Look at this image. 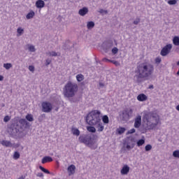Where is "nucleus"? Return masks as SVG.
<instances>
[{
  "instance_id": "f257e3e1",
  "label": "nucleus",
  "mask_w": 179,
  "mask_h": 179,
  "mask_svg": "<svg viewBox=\"0 0 179 179\" xmlns=\"http://www.w3.org/2000/svg\"><path fill=\"white\" fill-rule=\"evenodd\" d=\"M154 71L155 66L153 64L148 62L141 63L137 66L135 71L136 77L137 79H148V78H150L151 75H153Z\"/></svg>"
},
{
  "instance_id": "f03ea898",
  "label": "nucleus",
  "mask_w": 179,
  "mask_h": 179,
  "mask_svg": "<svg viewBox=\"0 0 179 179\" xmlns=\"http://www.w3.org/2000/svg\"><path fill=\"white\" fill-rule=\"evenodd\" d=\"M143 121L147 124L150 129H153V128H156L159 124L160 117L157 113L147 112L143 116Z\"/></svg>"
},
{
  "instance_id": "7ed1b4c3",
  "label": "nucleus",
  "mask_w": 179,
  "mask_h": 179,
  "mask_svg": "<svg viewBox=\"0 0 179 179\" xmlns=\"http://www.w3.org/2000/svg\"><path fill=\"white\" fill-rule=\"evenodd\" d=\"M101 112L100 110H92L87 115L85 121L88 125L96 126L101 122Z\"/></svg>"
},
{
  "instance_id": "20e7f679",
  "label": "nucleus",
  "mask_w": 179,
  "mask_h": 179,
  "mask_svg": "<svg viewBox=\"0 0 179 179\" xmlns=\"http://www.w3.org/2000/svg\"><path fill=\"white\" fill-rule=\"evenodd\" d=\"M78 90V84L69 81L64 87V94L65 97H74Z\"/></svg>"
},
{
  "instance_id": "39448f33",
  "label": "nucleus",
  "mask_w": 179,
  "mask_h": 179,
  "mask_svg": "<svg viewBox=\"0 0 179 179\" xmlns=\"http://www.w3.org/2000/svg\"><path fill=\"white\" fill-rule=\"evenodd\" d=\"M79 141L80 143H84L91 149H97V145H96V140L92 138L89 136H80L79 137Z\"/></svg>"
},
{
  "instance_id": "423d86ee",
  "label": "nucleus",
  "mask_w": 179,
  "mask_h": 179,
  "mask_svg": "<svg viewBox=\"0 0 179 179\" xmlns=\"http://www.w3.org/2000/svg\"><path fill=\"white\" fill-rule=\"evenodd\" d=\"M171 48H173V45L171 44H167L165 45L161 50V55L162 57H166V55H169L170 52H171Z\"/></svg>"
},
{
  "instance_id": "0eeeda50",
  "label": "nucleus",
  "mask_w": 179,
  "mask_h": 179,
  "mask_svg": "<svg viewBox=\"0 0 179 179\" xmlns=\"http://www.w3.org/2000/svg\"><path fill=\"white\" fill-rule=\"evenodd\" d=\"M42 108L43 113H51L52 110V105L50 102H43Z\"/></svg>"
},
{
  "instance_id": "6e6552de",
  "label": "nucleus",
  "mask_w": 179,
  "mask_h": 179,
  "mask_svg": "<svg viewBox=\"0 0 179 179\" xmlns=\"http://www.w3.org/2000/svg\"><path fill=\"white\" fill-rule=\"evenodd\" d=\"M122 115L124 120H129V117L132 115V109H128V108L125 109L122 112Z\"/></svg>"
},
{
  "instance_id": "1a4fd4ad",
  "label": "nucleus",
  "mask_w": 179,
  "mask_h": 179,
  "mask_svg": "<svg viewBox=\"0 0 179 179\" xmlns=\"http://www.w3.org/2000/svg\"><path fill=\"white\" fill-rule=\"evenodd\" d=\"M142 125V116L138 115L134 120V128H140Z\"/></svg>"
},
{
  "instance_id": "9d476101",
  "label": "nucleus",
  "mask_w": 179,
  "mask_h": 179,
  "mask_svg": "<svg viewBox=\"0 0 179 179\" xmlns=\"http://www.w3.org/2000/svg\"><path fill=\"white\" fill-rule=\"evenodd\" d=\"M0 143L2 146H5L6 148H12V146H13V144H12V142L10 141L1 140L0 141Z\"/></svg>"
},
{
  "instance_id": "9b49d317",
  "label": "nucleus",
  "mask_w": 179,
  "mask_h": 179,
  "mask_svg": "<svg viewBox=\"0 0 179 179\" xmlns=\"http://www.w3.org/2000/svg\"><path fill=\"white\" fill-rule=\"evenodd\" d=\"M75 170H76V166H75V165L73 164L70 165L67 169L69 176H72L75 174Z\"/></svg>"
},
{
  "instance_id": "f8f14e48",
  "label": "nucleus",
  "mask_w": 179,
  "mask_h": 179,
  "mask_svg": "<svg viewBox=\"0 0 179 179\" xmlns=\"http://www.w3.org/2000/svg\"><path fill=\"white\" fill-rule=\"evenodd\" d=\"M120 173L122 176H126L129 173V166L128 165H124L120 171Z\"/></svg>"
},
{
  "instance_id": "ddd939ff",
  "label": "nucleus",
  "mask_w": 179,
  "mask_h": 179,
  "mask_svg": "<svg viewBox=\"0 0 179 179\" xmlns=\"http://www.w3.org/2000/svg\"><path fill=\"white\" fill-rule=\"evenodd\" d=\"M36 6L38 8L41 9L42 8H44V6H45V3L43 0H38L36 2Z\"/></svg>"
},
{
  "instance_id": "4468645a",
  "label": "nucleus",
  "mask_w": 179,
  "mask_h": 179,
  "mask_svg": "<svg viewBox=\"0 0 179 179\" xmlns=\"http://www.w3.org/2000/svg\"><path fill=\"white\" fill-rule=\"evenodd\" d=\"M137 100L138 101H146L148 100V96L145 94H140L137 96Z\"/></svg>"
},
{
  "instance_id": "2eb2a0df",
  "label": "nucleus",
  "mask_w": 179,
  "mask_h": 179,
  "mask_svg": "<svg viewBox=\"0 0 179 179\" xmlns=\"http://www.w3.org/2000/svg\"><path fill=\"white\" fill-rule=\"evenodd\" d=\"M51 162H52V157L48 156L44 157L41 160L42 164H45V163H51Z\"/></svg>"
},
{
  "instance_id": "dca6fc26",
  "label": "nucleus",
  "mask_w": 179,
  "mask_h": 179,
  "mask_svg": "<svg viewBox=\"0 0 179 179\" xmlns=\"http://www.w3.org/2000/svg\"><path fill=\"white\" fill-rule=\"evenodd\" d=\"M87 12H89V10L87 9V8L84 7L79 10L78 13L80 16H85V15H86Z\"/></svg>"
},
{
  "instance_id": "f3484780",
  "label": "nucleus",
  "mask_w": 179,
  "mask_h": 179,
  "mask_svg": "<svg viewBox=\"0 0 179 179\" xmlns=\"http://www.w3.org/2000/svg\"><path fill=\"white\" fill-rule=\"evenodd\" d=\"M95 127H96L98 132H103L104 131V125H103V123L101 122L96 124Z\"/></svg>"
},
{
  "instance_id": "a211bd4d",
  "label": "nucleus",
  "mask_w": 179,
  "mask_h": 179,
  "mask_svg": "<svg viewBox=\"0 0 179 179\" xmlns=\"http://www.w3.org/2000/svg\"><path fill=\"white\" fill-rule=\"evenodd\" d=\"M103 62H112V64H114V65H120V63H118V62L117 61H114V60H110L107 58H103Z\"/></svg>"
},
{
  "instance_id": "6ab92c4d",
  "label": "nucleus",
  "mask_w": 179,
  "mask_h": 179,
  "mask_svg": "<svg viewBox=\"0 0 179 179\" xmlns=\"http://www.w3.org/2000/svg\"><path fill=\"white\" fill-rule=\"evenodd\" d=\"M125 131H126L125 127H120L118 129H117L116 132H117V134L119 135H122V134H124V132H125Z\"/></svg>"
},
{
  "instance_id": "aec40b11",
  "label": "nucleus",
  "mask_w": 179,
  "mask_h": 179,
  "mask_svg": "<svg viewBox=\"0 0 179 179\" xmlns=\"http://www.w3.org/2000/svg\"><path fill=\"white\" fill-rule=\"evenodd\" d=\"M71 131L73 135H76V136H79V135H80V131L78 129L73 128Z\"/></svg>"
},
{
  "instance_id": "412c9836",
  "label": "nucleus",
  "mask_w": 179,
  "mask_h": 179,
  "mask_svg": "<svg viewBox=\"0 0 179 179\" xmlns=\"http://www.w3.org/2000/svg\"><path fill=\"white\" fill-rule=\"evenodd\" d=\"M35 13L33 10H31L26 16L27 19H33L34 17Z\"/></svg>"
},
{
  "instance_id": "4be33fe9",
  "label": "nucleus",
  "mask_w": 179,
  "mask_h": 179,
  "mask_svg": "<svg viewBox=\"0 0 179 179\" xmlns=\"http://www.w3.org/2000/svg\"><path fill=\"white\" fill-rule=\"evenodd\" d=\"M25 118L27 121H29V122H32V121H34V118L33 117V115L31 114H27Z\"/></svg>"
},
{
  "instance_id": "5701e85b",
  "label": "nucleus",
  "mask_w": 179,
  "mask_h": 179,
  "mask_svg": "<svg viewBox=\"0 0 179 179\" xmlns=\"http://www.w3.org/2000/svg\"><path fill=\"white\" fill-rule=\"evenodd\" d=\"M102 121L103 124H108L110 122V120L108 119V116L107 115H105L102 117Z\"/></svg>"
},
{
  "instance_id": "b1692460",
  "label": "nucleus",
  "mask_w": 179,
  "mask_h": 179,
  "mask_svg": "<svg viewBox=\"0 0 179 179\" xmlns=\"http://www.w3.org/2000/svg\"><path fill=\"white\" fill-rule=\"evenodd\" d=\"M87 129L89 132H92V134H94V132H96V127H94L92 125L87 127Z\"/></svg>"
},
{
  "instance_id": "393cba45",
  "label": "nucleus",
  "mask_w": 179,
  "mask_h": 179,
  "mask_svg": "<svg viewBox=\"0 0 179 179\" xmlns=\"http://www.w3.org/2000/svg\"><path fill=\"white\" fill-rule=\"evenodd\" d=\"M76 79L78 82H82V80L85 79V76H83V74H78L76 76Z\"/></svg>"
},
{
  "instance_id": "a878e982",
  "label": "nucleus",
  "mask_w": 179,
  "mask_h": 179,
  "mask_svg": "<svg viewBox=\"0 0 179 179\" xmlns=\"http://www.w3.org/2000/svg\"><path fill=\"white\" fill-rule=\"evenodd\" d=\"M173 43L174 45H179V37L178 36H175L173 38Z\"/></svg>"
},
{
  "instance_id": "bb28decb",
  "label": "nucleus",
  "mask_w": 179,
  "mask_h": 179,
  "mask_svg": "<svg viewBox=\"0 0 179 179\" xmlns=\"http://www.w3.org/2000/svg\"><path fill=\"white\" fill-rule=\"evenodd\" d=\"M20 158V154L19 153V152L15 151L13 154V159L15 160H17V159Z\"/></svg>"
},
{
  "instance_id": "cd10ccee",
  "label": "nucleus",
  "mask_w": 179,
  "mask_h": 179,
  "mask_svg": "<svg viewBox=\"0 0 179 179\" xmlns=\"http://www.w3.org/2000/svg\"><path fill=\"white\" fill-rule=\"evenodd\" d=\"M87 29H93V27H94V22L92 21L88 22L87 24Z\"/></svg>"
},
{
  "instance_id": "c85d7f7f",
  "label": "nucleus",
  "mask_w": 179,
  "mask_h": 179,
  "mask_svg": "<svg viewBox=\"0 0 179 179\" xmlns=\"http://www.w3.org/2000/svg\"><path fill=\"white\" fill-rule=\"evenodd\" d=\"M24 30L23 29H22V27H18L17 29V36H20L21 34H23Z\"/></svg>"
},
{
  "instance_id": "c756f323",
  "label": "nucleus",
  "mask_w": 179,
  "mask_h": 179,
  "mask_svg": "<svg viewBox=\"0 0 179 179\" xmlns=\"http://www.w3.org/2000/svg\"><path fill=\"white\" fill-rule=\"evenodd\" d=\"M39 169H40V170H41V171H43L45 174H50V171H48V169H45L42 166H40Z\"/></svg>"
},
{
  "instance_id": "7c9ffc66",
  "label": "nucleus",
  "mask_w": 179,
  "mask_h": 179,
  "mask_svg": "<svg viewBox=\"0 0 179 179\" xmlns=\"http://www.w3.org/2000/svg\"><path fill=\"white\" fill-rule=\"evenodd\" d=\"M145 144V140L144 139H140L137 141V146H142V145Z\"/></svg>"
},
{
  "instance_id": "2f4dec72",
  "label": "nucleus",
  "mask_w": 179,
  "mask_h": 179,
  "mask_svg": "<svg viewBox=\"0 0 179 179\" xmlns=\"http://www.w3.org/2000/svg\"><path fill=\"white\" fill-rule=\"evenodd\" d=\"M3 67H4L6 69H10V68H12V64H10V63L4 64H3Z\"/></svg>"
},
{
  "instance_id": "473e14b6",
  "label": "nucleus",
  "mask_w": 179,
  "mask_h": 179,
  "mask_svg": "<svg viewBox=\"0 0 179 179\" xmlns=\"http://www.w3.org/2000/svg\"><path fill=\"white\" fill-rule=\"evenodd\" d=\"M19 122L21 125H27V121H26V119H20Z\"/></svg>"
},
{
  "instance_id": "72a5a7b5",
  "label": "nucleus",
  "mask_w": 179,
  "mask_h": 179,
  "mask_svg": "<svg viewBox=\"0 0 179 179\" xmlns=\"http://www.w3.org/2000/svg\"><path fill=\"white\" fill-rule=\"evenodd\" d=\"M48 55H50V57H57V55H58V53H57L56 52H49L48 53Z\"/></svg>"
},
{
  "instance_id": "f704fd0d",
  "label": "nucleus",
  "mask_w": 179,
  "mask_h": 179,
  "mask_svg": "<svg viewBox=\"0 0 179 179\" xmlns=\"http://www.w3.org/2000/svg\"><path fill=\"white\" fill-rule=\"evenodd\" d=\"M145 149L146 152H149V150H152V145L150 144H148Z\"/></svg>"
},
{
  "instance_id": "c9c22d12",
  "label": "nucleus",
  "mask_w": 179,
  "mask_h": 179,
  "mask_svg": "<svg viewBox=\"0 0 179 179\" xmlns=\"http://www.w3.org/2000/svg\"><path fill=\"white\" fill-rule=\"evenodd\" d=\"M173 157H178L179 158V150H175L173 152Z\"/></svg>"
},
{
  "instance_id": "e433bc0d",
  "label": "nucleus",
  "mask_w": 179,
  "mask_h": 179,
  "mask_svg": "<svg viewBox=\"0 0 179 179\" xmlns=\"http://www.w3.org/2000/svg\"><path fill=\"white\" fill-rule=\"evenodd\" d=\"M168 3H169V5H176V3H177V1L176 0H169V1H168Z\"/></svg>"
},
{
  "instance_id": "4c0bfd02",
  "label": "nucleus",
  "mask_w": 179,
  "mask_h": 179,
  "mask_svg": "<svg viewBox=\"0 0 179 179\" xmlns=\"http://www.w3.org/2000/svg\"><path fill=\"white\" fill-rule=\"evenodd\" d=\"M117 52H118V48L115 47L112 49V54H113L114 55H115V54H117Z\"/></svg>"
},
{
  "instance_id": "58836bf2",
  "label": "nucleus",
  "mask_w": 179,
  "mask_h": 179,
  "mask_svg": "<svg viewBox=\"0 0 179 179\" xmlns=\"http://www.w3.org/2000/svg\"><path fill=\"white\" fill-rule=\"evenodd\" d=\"M29 51H31V52H34V51H36V48H34V45H30L29 47Z\"/></svg>"
},
{
  "instance_id": "ea45409f",
  "label": "nucleus",
  "mask_w": 179,
  "mask_h": 179,
  "mask_svg": "<svg viewBox=\"0 0 179 179\" xmlns=\"http://www.w3.org/2000/svg\"><path fill=\"white\" fill-rule=\"evenodd\" d=\"M155 64H160L162 62V58L160 57H158L155 59Z\"/></svg>"
},
{
  "instance_id": "a19ab883",
  "label": "nucleus",
  "mask_w": 179,
  "mask_h": 179,
  "mask_svg": "<svg viewBox=\"0 0 179 179\" xmlns=\"http://www.w3.org/2000/svg\"><path fill=\"white\" fill-rule=\"evenodd\" d=\"M10 120V117H9L8 115L5 116L3 118L4 122H8Z\"/></svg>"
},
{
  "instance_id": "79ce46f5",
  "label": "nucleus",
  "mask_w": 179,
  "mask_h": 179,
  "mask_svg": "<svg viewBox=\"0 0 179 179\" xmlns=\"http://www.w3.org/2000/svg\"><path fill=\"white\" fill-rule=\"evenodd\" d=\"M135 131H136L135 129H131L129 131H128L127 134H135Z\"/></svg>"
},
{
  "instance_id": "37998d69",
  "label": "nucleus",
  "mask_w": 179,
  "mask_h": 179,
  "mask_svg": "<svg viewBox=\"0 0 179 179\" xmlns=\"http://www.w3.org/2000/svg\"><path fill=\"white\" fill-rule=\"evenodd\" d=\"M29 70L31 72H34V66H29Z\"/></svg>"
},
{
  "instance_id": "c03bdc74",
  "label": "nucleus",
  "mask_w": 179,
  "mask_h": 179,
  "mask_svg": "<svg viewBox=\"0 0 179 179\" xmlns=\"http://www.w3.org/2000/svg\"><path fill=\"white\" fill-rule=\"evenodd\" d=\"M141 22V19L137 18L136 20L134 21V24H138Z\"/></svg>"
},
{
  "instance_id": "a18cd8bd",
  "label": "nucleus",
  "mask_w": 179,
  "mask_h": 179,
  "mask_svg": "<svg viewBox=\"0 0 179 179\" xmlns=\"http://www.w3.org/2000/svg\"><path fill=\"white\" fill-rule=\"evenodd\" d=\"M126 148H127V149H128V150H131V149H133L134 145H127L126 146Z\"/></svg>"
},
{
  "instance_id": "49530a36",
  "label": "nucleus",
  "mask_w": 179,
  "mask_h": 179,
  "mask_svg": "<svg viewBox=\"0 0 179 179\" xmlns=\"http://www.w3.org/2000/svg\"><path fill=\"white\" fill-rule=\"evenodd\" d=\"M36 176L37 177H40V178L44 177V174H43V173H38Z\"/></svg>"
},
{
  "instance_id": "de8ad7c7",
  "label": "nucleus",
  "mask_w": 179,
  "mask_h": 179,
  "mask_svg": "<svg viewBox=\"0 0 179 179\" xmlns=\"http://www.w3.org/2000/svg\"><path fill=\"white\" fill-rule=\"evenodd\" d=\"M50 64H51V60L46 59V65L48 66V65H50Z\"/></svg>"
},
{
  "instance_id": "09e8293b",
  "label": "nucleus",
  "mask_w": 179,
  "mask_h": 179,
  "mask_svg": "<svg viewBox=\"0 0 179 179\" xmlns=\"http://www.w3.org/2000/svg\"><path fill=\"white\" fill-rule=\"evenodd\" d=\"M1 80H3V76H0V81Z\"/></svg>"
},
{
  "instance_id": "8fccbe9b",
  "label": "nucleus",
  "mask_w": 179,
  "mask_h": 179,
  "mask_svg": "<svg viewBox=\"0 0 179 179\" xmlns=\"http://www.w3.org/2000/svg\"><path fill=\"white\" fill-rule=\"evenodd\" d=\"M176 110H177L178 111H179V105H178V106H176Z\"/></svg>"
},
{
  "instance_id": "3c124183",
  "label": "nucleus",
  "mask_w": 179,
  "mask_h": 179,
  "mask_svg": "<svg viewBox=\"0 0 179 179\" xmlns=\"http://www.w3.org/2000/svg\"><path fill=\"white\" fill-rule=\"evenodd\" d=\"M149 89H153V85H150Z\"/></svg>"
},
{
  "instance_id": "603ef678",
  "label": "nucleus",
  "mask_w": 179,
  "mask_h": 179,
  "mask_svg": "<svg viewBox=\"0 0 179 179\" xmlns=\"http://www.w3.org/2000/svg\"><path fill=\"white\" fill-rule=\"evenodd\" d=\"M99 85H100V86H104V84L100 83H99Z\"/></svg>"
},
{
  "instance_id": "864d4df0",
  "label": "nucleus",
  "mask_w": 179,
  "mask_h": 179,
  "mask_svg": "<svg viewBox=\"0 0 179 179\" xmlns=\"http://www.w3.org/2000/svg\"><path fill=\"white\" fill-rule=\"evenodd\" d=\"M177 65L179 66V61L177 62Z\"/></svg>"
},
{
  "instance_id": "5fc2aeb1",
  "label": "nucleus",
  "mask_w": 179,
  "mask_h": 179,
  "mask_svg": "<svg viewBox=\"0 0 179 179\" xmlns=\"http://www.w3.org/2000/svg\"><path fill=\"white\" fill-rule=\"evenodd\" d=\"M19 179H23V178H20Z\"/></svg>"
},
{
  "instance_id": "6e6d98bb",
  "label": "nucleus",
  "mask_w": 179,
  "mask_h": 179,
  "mask_svg": "<svg viewBox=\"0 0 179 179\" xmlns=\"http://www.w3.org/2000/svg\"><path fill=\"white\" fill-rule=\"evenodd\" d=\"M111 45H113V42H111Z\"/></svg>"
}]
</instances>
